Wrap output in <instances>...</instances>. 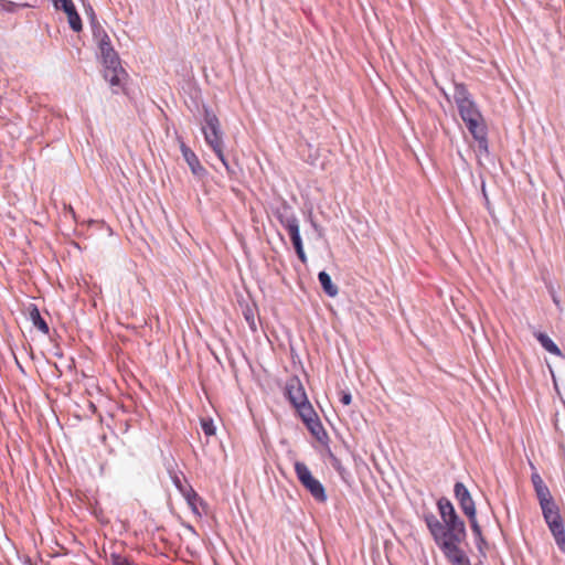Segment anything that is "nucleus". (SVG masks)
Returning a JSON list of instances; mask_svg holds the SVG:
<instances>
[{
    "mask_svg": "<svg viewBox=\"0 0 565 565\" xmlns=\"http://www.w3.org/2000/svg\"><path fill=\"white\" fill-rule=\"evenodd\" d=\"M437 505L443 521L457 514L452 503L447 499H440Z\"/></svg>",
    "mask_w": 565,
    "mask_h": 565,
    "instance_id": "nucleus-21",
    "label": "nucleus"
},
{
    "mask_svg": "<svg viewBox=\"0 0 565 565\" xmlns=\"http://www.w3.org/2000/svg\"><path fill=\"white\" fill-rule=\"evenodd\" d=\"M173 483L175 484V487L180 490V492L182 493V495H184V491H186L188 489H192L190 486L188 484H184L181 479L179 477H174L173 478Z\"/></svg>",
    "mask_w": 565,
    "mask_h": 565,
    "instance_id": "nucleus-25",
    "label": "nucleus"
},
{
    "mask_svg": "<svg viewBox=\"0 0 565 565\" xmlns=\"http://www.w3.org/2000/svg\"><path fill=\"white\" fill-rule=\"evenodd\" d=\"M295 471L300 483L318 502L327 501V493L322 483L316 479L309 468L300 461L295 462Z\"/></svg>",
    "mask_w": 565,
    "mask_h": 565,
    "instance_id": "nucleus-4",
    "label": "nucleus"
},
{
    "mask_svg": "<svg viewBox=\"0 0 565 565\" xmlns=\"http://www.w3.org/2000/svg\"><path fill=\"white\" fill-rule=\"evenodd\" d=\"M319 282L323 289V291L329 297H335L339 292L338 287L332 282L331 277L326 271H320L318 275Z\"/></svg>",
    "mask_w": 565,
    "mask_h": 565,
    "instance_id": "nucleus-17",
    "label": "nucleus"
},
{
    "mask_svg": "<svg viewBox=\"0 0 565 565\" xmlns=\"http://www.w3.org/2000/svg\"><path fill=\"white\" fill-rule=\"evenodd\" d=\"M55 9L63 10L67 15L68 24L74 32H79L83 28L82 19L76 11L72 0H52Z\"/></svg>",
    "mask_w": 565,
    "mask_h": 565,
    "instance_id": "nucleus-10",
    "label": "nucleus"
},
{
    "mask_svg": "<svg viewBox=\"0 0 565 565\" xmlns=\"http://www.w3.org/2000/svg\"><path fill=\"white\" fill-rule=\"evenodd\" d=\"M536 340L541 343V345L551 354L562 356V352L559 348L554 343V341L545 333L537 332L535 334Z\"/></svg>",
    "mask_w": 565,
    "mask_h": 565,
    "instance_id": "nucleus-18",
    "label": "nucleus"
},
{
    "mask_svg": "<svg viewBox=\"0 0 565 565\" xmlns=\"http://www.w3.org/2000/svg\"><path fill=\"white\" fill-rule=\"evenodd\" d=\"M473 139L478 142V159L481 160L482 156L489 154L487 127L471 132Z\"/></svg>",
    "mask_w": 565,
    "mask_h": 565,
    "instance_id": "nucleus-16",
    "label": "nucleus"
},
{
    "mask_svg": "<svg viewBox=\"0 0 565 565\" xmlns=\"http://www.w3.org/2000/svg\"><path fill=\"white\" fill-rule=\"evenodd\" d=\"M425 522L431 536L434 537V541L439 546V548L447 544V542L445 541L443 523L431 513L425 515Z\"/></svg>",
    "mask_w": 565,
    "mask_h": 565,
    "instance_id": "nucleus-13",
    "label": "nucleus"
},
{
    "mask_svg": "<svg viewBox=\"0 0 565 565\" xmlns=\"http://www.w3.org/2000/svg\"><path fill=\"white\" fill-rule=\"evenodd\" d=\"M352 401V396L349 392L347 393H343L342 396H341V402L344 404V405H349Z\"/></svg>",
    "mask_w": 565,
    "mask_h": 565,
    "instance_id": "nucleus-26",
    "label": "nucleus"
},
{
    "mask_svg": "<svg viewBox=\"0 0 565 565\" xmlns=\"http://www.w3.org/2000/svg\"><path fill=\"white\" fill-rule=\"evenodd\" d=\"M300 417L302 418L309 430L312 433V435H315V437L319 441H323L326 439L327 434L322 425L320 424L313 408H307V412L301 414Z\"/></svg>",
    "mask_w": 565,
    "mask_h": 565,
    "instance_id": "nucleus-11",
    "label": "nucleus"
},
{
    "mask_svg": "<svg viewBox=\"0 0 565 565\" xmlns=\"http://www.w3.org/2000/svg\"><path fill=\"white\" fill-rule=\"evenodd\" d=\"M543 516L552 532L555 542L559 550L565 553V530L562 522V518L558 513V509L547 510L543 513Z\"/></svg>",
    "mask_w": 565,
    "mask_h": 565,
    "instance_id": "nucleus-9",
    "label": "nucleus"
},
{
    "mask_svg": "<svg viewBox=\"0 0 565 565\" xmlns=\"http://www.w3.org/2000/svg\"><path fill=\"white\" fill-rule=\"evenodd\" d=\"M440 550L452 565H471L466 553L459 547V544H445Z\"/></svg>",
    "mask_w": 565,
    "mask_h": 565,
    "instance_id": "nucleus-12",
    "label": "nucleus"
},
{
    "mask_svg": "<svg viewBox=\"0 0 565 565\" xmlns=\"http://www.w3.org/2000/svg\"><path fill=\"white\" fill-rule=\"evenodd\" d=\"M535 490V493L537 495L542 512H547V510L556 509V504L553 501V498L551 495V492L546 484H543Z\"/></svg>",
    "mask_w": 565,
    "mask_h": 565,
    "instance_id": "nucleus-15",
    "label": "nucleus"
},
{
    "mask_svg": "<svg viewBox=\"0 0 565 565\" xmlns=\"http://www.w3.org/2000/svg\"><path fill=\"white\" fill-rule=\"evenodd\" d=\"M20 4L9 0H0V11L14 12Z\"/></svg>",
    "mask_w": 565,
    "mask_h": 565,
    "instance_id": "nucleus-23",
    "label": "nucleus"
},
{
    "mask_svg": "<svg viewBox=\"0 0 565 565\" xmlns=\"http://www.w3.org/2000/svg\"><path fill=\"white\" fill-rule=\"evenodd\" d=\"M532 468H534V467L532 466ZM533 470H535V469H533ZM531 481H532L534 489L545 484L537 471H533V473L531 476Z\"/></svg>",
    "mask_w": 565,
    "mask_h": 565,
    "instance_id": "nucleus-24",
    "label": "nucleus"
},
{
    "mask_svg": "<svg viewBox=\"0 0 565 565\" xmlns=\"http://www.w3.org/2000/svg\"><path fill=\"white\" fill-rule=\"evenodd\" d=\"M180 149L192 173L195 175L203 174L205 172V169L201 166L196 154L184 142H181Z\"/></svg>",
    "mask_w": 565,
    "mask_h": 565,
    "instance_id": "nucleus-14",
    "label": "nucleus"
},
{
    "mask_svg": "<svg viewBox=\"0 0 565 565\" xmlns=\"http://www.w3.org/2000/svg\"><path fill=\"white\" fill-rule=\"evenodd\" d=\"M286 395L299 415L306 413L307 408H312L299 379L291 377L288 380L286 384Z\"/></svg>",
    "mask_w": 565,
    "mask_h": 565,
    "instance_id": "nucleus-7",
    "label": "nucleus"
},
{
    "mask_svg": "<svg viewBox=\"0 0 565 565\" xmlns=\"http://www.w3.org/2000/svg\"><path fill=\"white\" fill-rule=\"evenodd\" d=\"M454 99L470 134L487 127L480 110L462 84L455 85Z\"/></svg>",
    "mask_w": 565,
    "mask_h": 565,
    "instance_id": "nucleus-2",
    "label": "nucleus"
},
{
    "mask_svg": "<svg viewBox=\"0 0 565 565\" xmlns=\"http://www.w3.org/2000/svg\"><path fill=\"white\" fill-rule=\"evenodd\" d=\"M454 491H455V497L458 500L461 510L463 511V513L468 516V519L470 521L472 532L475 533L476 536H478V537L481 536V529L477 521L476 505H475V501L472 500V498L470 495V492L465 487V484L461 482H457L455 484Z\"/></svg>",
    "mask_w": 565,
    "mask_h": 565,
    "instance_id": "nucleus-5",
    "label": "nucleus"
},
{
    "mask_svg": "<svg viewBox=\"0 0 565 565\" xmlns=\"http://www.w3.org/2000/svg\"><path fill=\"white\" fill-rule=\"evenodd\" d=\"M202 131L204 134L206 143L213 149L218 159L228 169V164L223 153V141L220 131V122L214 114L205 111Z\"/></svg>",
    "mask_w": 565,
    "mask_h": 565,
    "instance_id": "nucleus-3",
    "label": "nucleus"
},
{
    "mask_svg": "<svg viewBox=\"0 0 565 565\" xmlns=\"http://www.w3.org/2000/svg\"><path fill=\"white\" fill-rule=\"evenodd\" d=\"M183 497L186 500L188 505L190 507L192 512L195 515L201 516L200 507L202 505V501L198 493L193 489H188L186 491H184Z\"/></svg>",
    "mask_w": 565,
    "mask_h": 565,
    "instance_id": "nucleus-19",
    "label": "nucleus"
},
{
    "mask_svg": "<svg viewBox=\"0 0 565 565\" xmlns=\"http://www.w3.org/2000/svg\"><path fill=\"white\" fill-rule=\"evenodd\" d=\"M552 379H553V382H554L555 390L558 391L557 382H556V379H555V375H554L553 372H552Z\"/></svg>",
    "mask_w": 565,
    "mask_h": 565,
    "instance_id": "nucleus-27",
    "label": "nucleus"
},
{
    "mask_svg": "<svg viewBox=\"0 0 565 565\" xmlns=\"http://www.w3.org/2000/svg\"><path fill=\"white\" fill-rule=\"evenodd\" d=\"M201 428L206 436H213L215 434V427L213 425L212 419L202 418Z\"/></svg>",
    "mask_w": 565,
    "mask_h": 565,
    "instance_id": "nucleus-22",
    "label": "nucleus"
},
{
    "mask_svg": "<svg viewBox=\"0 0 565 565\" xmlns=\"http://www.w3.org/2000/svg\"><path fill=\"white\" fill-rule=\"evenodd\" d=\"M30 319L40 331H42L45 334L49 333V326L45 322V320L41 317V313L35 306H33L30 309Z\"/></svg>",
    "mask_w": 565,
    "mask_h": 565,
    "instance_id": "nucleus-20",
    "label": "nucleus"
},
{
    "mask_svg": "<svg viewBox=\"0 0 565 565\" xmlns=\"http://www.w3.org/2000/svg\"><path fill=\"white\" fill-rule=\"evenodd\" d=\"M96 38L104 64V78L110 84V86L120 87L121 81L126 76V72L120 65L118 54L114 50L110 39L105 32L97 33Z\"/></svg>",
    "mask_w": 565,
    "mask_h": 565,
    "instance_id": "nucleus-1",
    "label": "nucleus"
},
{
    "mask_svg": "<svg viewBox=\"0 0 565 565\" xmlns=\"http://www.w3.org/2000/svg\"><path fill=\"white\" fill-rule=\"evenodd\" d=\"M443 530L447 544H460L466 537V526L458 514L444 520Z\"/></svg>",
    "mask_w": 565,
    "mask_h": 565,
    "instance_id": "nucleus-8",
    "label": "nucleus"
},
{
    "mask_svg": "<svg viewBox=\"0 0 565 565\" xmlns=\"http://www.w3.org/2000/svg\"><path fill=\"white\" fill-rule=\"evenodd\" d=\"M279 221L284 228L288 231L296 253L299 259L305 264L307 256L303 250L298 218L292 213H281L279 214Z\"/></svg>",
    "mask_w": 565,
    "mask_h": 565,
    "instance_id": "nucleus-6",
    "label": "nucleus"
}]
</instances>
